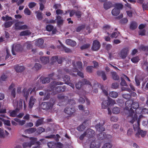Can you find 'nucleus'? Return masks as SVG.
I'll list each match as a JSON object with an SVG mask.
<instances>
[{"label": "nucleus", "instance_id": "62", "mask_svg": "<svg viewBox=\"0 0 148 148\" xmlns=\"http://www.w3.org/2000/svg\"><path fill=\"white\" fill-rule=\"evenodd\" d=\"M121 85L122 86H126L127 85L126 83L124 80L122 79L121 82Z\"/></svg>", "mask_w": 148, "mask_h": 148}, {"label": "nucleus", "instance_id": "48", "mask_svg": "<svg viewBox=\"0 0 148 148\" xmlns=\"http://www.w3.org/2000/svg\"><path fill=\"white\" fill-rule=\"evenodd\" d=\"M53 26L51 25H48L46 27V29L48 31H51L53 29Z\"/></svg>", "mask_w": 148, "mask_h": 148}, {"label": "nucleus", "instance_id": "44", "mask_svg": "<svg viewBox=\"0 0 148 148\" xmlns=\"http://www.w3.org/2000/svg\"><path fill=\"white\" fill-rule=\"evenodd\" d=\"M139 57H136L133 58L131 59V61L133 63H137L139 60Z\"/></svg>", "mask_w": 148, "mask_h": 148}, {"label": "nucleus", "instance_id": "40", "mask_svg": "<svg viewBox=\"0 0 148 148\" xmlns=\"http://www.w3.org/2000/svg\"><path fill=\"white\" fill-rule=\"evenodd\" d=\"M112 147V145L110 143H105L102 148H111Z\"/></svg>", "mask_w": 148, "mask_h": 148}, {"label": "nucleus", "instance_id": "8", "mask_svg": "<svg viewBox=\"0 0 148 148\" xmlns=\"http://www.w3.org/2000/svg\"><path fill=\"white\" fill-rule=\"evenodd\" d=\"M24 23L23 21H19L15 23L14 24L15 28L16 29H27V26L23 25Z\"/></svg>", "mask_w": 148, "mask_h": 148}, {"label": "nucleus", "instance_id": "14", "mask_svg": "<svg viewBox=\"0 0 148 148\" xmlns=\"http://www.w3.org/2000/svg\"><path fill=\"white\" fill-rule=\"evenodd\" d=\"M53 106V104L47 102H44L42 103L41 105V106L44 110H47V109L49 108L50 107H51Z\"/></svg>", "mask_w": 148, "mask_h": 148}, {"label": "nucleus", "instance_id": "20", "mask_svg": "<svg viewBox=\"0 0 148 148\" xmlns=\"http://www.w3.org/2000/svg\"><path fill=\"white\" fill-rule=\"evenodd\" d=\"M112 6V3L110 2H105L103 4V8L104 9L106 10H108Z\"/></svg>", "mask_w": 148, "mask_h": 148}, {"label": "nucleus", "instance_id": "36", "mask_svg": "<svg viewBox=\"0 0 148 148\" xmlns=\"http://www.w3.org/2000/svg\"><path fill=\"white\" fill-rule=\"evenodd\" d=\"M109 105L108 101H103L101 104V107L102 108L105 109Z\"/></svg>", "mask_w": 148, "mask_h": 148}, {"label": "nucleus", "instance_id": "64", "mask_svg": "<svg viewBox=\"0 0 148 148\" xmlns=\"http://www.w3.org/2000/svg\"><path fill=\"white\" fill-rule=\"evenodd\" d=\"M34 67L36 69H38L41 67V65L39 64L36 63L34 65Z\"/></svg>", "mask_w": 148, "mask_h": 148}, {"label": "nucleus", "instance_id": "28", "mask_svg": "<svg viewBox=\"0 0 148 148\" xmlns=\"http://www.w3.org/2000/svg\"><path fill=\"white\" fill-rule=\"evenodd\" d=\"M53 76V74H51L49 75V77H46L44 78L42 80V83L45 84L48 83L50 82V78L49 77H51Z\"/></svg>", "mask_w": 148, "mask_h": 148}, {"label": "nucleus", "instance_id": "3", "mask_svg": "<svg viewBox=\"0 0 148 148\" xmlns=\"http://www.w3.org/2000/svg\"><path fill=\"white\" fill-rule=\"evenodd\" d=\"M94 134V131L92 129H89L80 136L79 138L81 140H82L83 138L85 136L90 137V141L95 140V138L93 137Z\"/></svg>", "mask_w": 148, "mask_h": 148}, {"label": "nucleus", "instance_id": "63", "mask_svg": "<svg viewBox=\"0 0 148 148\" xmlns=\"http://www.w3.org/2000/svg\"><path fill=\"white\" fill-rule=\"evenodd\" d=\"M63 146L62 144L60 143H58L56 144V147L58 148H62V147Z\"/></svg>", "mask_w": 148, "mask_h": 148}, {"label": "nucleus", "instance_id": "12", "mask_svg": "<svg viewBox=\"0 0 148 148\" xmlns=\"http://www.w3.org/2000/svg\"><path fill=\"white\" fill-rule=\"evenodd\" d=\"M100 45L99 42L97 40H95L92 47V49L94 51L98 50L100 48Z\"/></svg>", "mask_w": 148, "mask_h": 148}, {"label": "nucleus", "instance_id": "59", "mask_svg": "<svg viewBox=\"0 0 148 148\" xmlns=\"http://www.w3.org/2000/svg\"><path fill=\"white\" fill-rule=\"evenodd\" d=\"M45 131L44 129L42 127H40L38 130L37 132L39 133H40Z\"/></svg>", "mask_w": 148, "mask_h": 148}, {"label": "nucleus", "instance_id": "34", "mask_svg": "<svg viewBox=\"0 0 148 148\" xmlns=\"http://www.w3.org/2000/svg\"><path fill=\"white\" fill-rule=\"evenodd\" d=\"M118 93L117 92L113 91L110 92L109 94L110 97L114 98L117 97L118 96Z\"/></svg>", "mask_w": 148, "mask_h": 148}, {"label": "nucleus", "instance_id": "25", "mask_svg": "<svg viewBox=\"0 0 148 148\" xmlns=\"http://www.w3.org/2000/svg\"><path fill=\"white\" fill-rule=\"evenodd\" d=\"M56 19L57 20V24L59 26H60L62 25L63 20L62 19L61 17L59 16H56Z\"/></svg>", "mask_w": 148, "mask_h": 148}, {"label": "nucleus", "instance_id": "47", "mask_svg": "<svg viewBox=\"0 0 148 148\" xmlns=\"http://www.w3.org/2000/svg\"><path fill=\"white\" fill-rule=\"evenodd\" d=\"M127 53L125 52L124 51L122 50L121 52V57L122 58H124L126 56Z\"/></svg>", "mask_w": 148, "mask_h": 148}, {"label": "nucleus", "instance_id": "43", "mask_svg": "<svg viewBox=\"0 0 148 148\" xmlns=\"http://www.w3.org/2000/svg\"><path fill=\"white\" fill-rule=\"evenodd\" d=\"M0 119L2 121L4 122V123L5 125L8 126H10V121L9 120H5L2 118H0Z\"/></svg>", "mask_w": 148, "mask_h": 148}, {"label": "nucleus", "instance_id": "45", "mask_svg": "<svg viewBox=\"0 0 148 148\" xmlns=\"http://www.w3.org/2000/svg\"><path fill=\"white\" fill-rule=\"evenodd\" d=\"M24 13L28 15H30L31 14V12L28 8H25L24 10Z\"/></svg>", "mask_w": 148, "mask_h": 148}, {"label": "nucleus", "instance_id": "51", "mask_svg": "<svg viewBox=\"0 0 148 148\" xmlns=\"http://www.w3.org/2000/svg\"><path fill=\"white\" fill-rule=\"evenodd\" d=\"M58 58L57 56H54L52 57L51 58L52 61L53 62L57 61L58 63H60L61 62H60L58 61Z\"/></svg>", "mask_w": 148, "mask_h": 148}, {"label": "nucleus", "instance_id": "11", "mask_svg": "<svg viewBox=\"0 0 148 148\" xmlns=\"http://www.w3.org/2000/svg\"><path fill=\"white\" fill-rule=\"evenodd\" d=\"M21 46L19 44H15L12 47V54L15 55H16L15 51H19L21 50Z\"/></svg>", "mask_w": 148, "mask_h": 148}, {"label": "nucleus", "instance_id": "38", "mask_svg": "<svg viewBox=\"0 0 148 148\" xmlns=\"http://www.w3.org/2000/svg\"><path fill=\"white\" fill-rule=\"evenodd\" d=\"M57 143H55L53 142H50L48 143V146L50 148H52L54 147L55 146H56V144Z\"/></svg>", "mask_w": 148, "mask_h": 148}, {"label": "nucleus", "instance_id": "46", "mask_svg": "<svg viewBox=\"0 0 148 148\" xmlns=\"http://www.w3.org/2000/svg\"><path fill=\"white\" fill-rule=\"evenodd\" d=\"M113 78L114 80H117L119 78V77L115 72L112 73Z\"/></svg>", "mask_w": 148, "mask_h": 148}, {"label": "nucleus", "instance_id": "17", "mask_svg": "<svg viewBox=\"0 0 148 148\" xmlns=\"http://www.w3.org/2000/svg\"><path fill=\"white\" fill-rule=\"evenodd\" d=\"M104 124V123L103 122L102 124L101 123H99V124L97 125L96 126L97 130L100 132L104 131L105 130V129L103 127V125Z\"/></svg>", "mask_w": 148, "mask_h": 148}, {"label": "nucleus", "instance_id": "42", "mask_svg": "<svg viewBox=\"0 0 148 148\" xmlns=\"http://www.w3.org/2000/svg\"><path fill=\"white\" fill-rule=\"evenodd\" d=\"M17 114V111L16 110L10 111V116L12 117H15Z\"/></svg>", "mask_w": 148, "mask_h": 148}, {"label": "nucleus", "instance_id": "16", "mask_svg": "<svg viewBox=\"0 0 148 148\" xmlns=\"http://www.w3.org/2000/svg\"><path fill=\"white\" fill-rule=\"evenodd\" d=\"M9 133L5 130L0 128V137L4 138L9 135Z\"/></svg>", "mask_w": 148, "mask_h": 148}, {"label": "nucleus", "instance_id": "24", "mask_svg": "<svg viewBox=\"0 0 148 148\" xmlns=\"http://www.w3.org/2000/svg\"><path fill=\"white\" fill-rule=\"evenodd\" d=\"M43 40L41 38H39L36 41L35 44L36 45L40 47L41 48H42V47L41 45L43 43Z\"/></svg>", "mask_w": 148, "mask_h": 148}, {"label": "nucleus", "instance_id": "35", "mask_svg": "<svg viewBox=\"0 0 148 148\" xmlns=\"http://www.w3.org/2000/svg\"><path fill=\"white\" fill-rule=\"evenodd\" d=\"M36 16L39 20H41L43 18V16L42 15V13L38 11L36 12Z\"/></svg>", "mask_w": 148, "mask_h": 148}, {"label": "nucleus", "instance_id": "55", "mask_svg": "<svg viewBox=\"0 0 148 148\" xmlns=\"http://www.w3.org/2000/svg\"><path fill=\"white\" fill-rule=\"evenodd\" d=\"M92 70V67L91 66H88L86 67V71L89 73L91 72Z\"/></svg>", "mask_w": 148, "mask_h": 148}, {"label": "nucleus", "instance_id": "33", "mask_svg": "<svg viewBox=\"0 0 148 148\" xmlns=\"http://www.w3.org/2000/svg\"><path fill=\"white\" fill-rule=\"evenodd\" d=\"M90 141H92L90 143V148H99V146L98 145H96V144L94 140H91Z\"/></svg>", "mask_w": 148, "mask_h": 148}, {"label": "nucleus", "instance_id": "37", "mask_svg": "<svg viewBox=\"0 0 148 148\" xmlns=\"http://www.w3.org/2000/svg\"><path fill=\"white\" fill-rule=\"evenodd\" d=\"M120 109L119 108L115 107L112 110L113 113L114 114H117L119 113L120 112Z\"/></svg>", "mask_w": 148, "mask_h": 148}, {"label": "nucleus", "instance_id": "15", "mask_svg": "<svg viewBox=\"0 0 148 148\" xmlns=\"http://www.w3.org/2000/svg\"><path fill=\"white\" fill-rule=\"evenodd\" d=\"M63 80L62 81L65 82V83L66 84L69 85L71 87L73 88L74 87V85L73 84L70 83V79L69 77L68 76H66L62 78Z\"/></svg>", "mask_w": 148, "mask_h": 148}, {"label": "nucleus", "instance_id": "5", "mask_svg": "<svg viewBox=\"0 0 148 148\" xmlns=\"http://www.w3.org/2000/svg\"><path fill=\"white\" fill-rule=\"evenodd\" d=\"M27 140L28 142H25L22 145L23 148L30 147L37 141L36 139L34 138H28Z\"/></svg>", "mask_w": 148, "mask_h": 148}, {"label": "nucleus", "instance_id": "50", "mask_svg": "<svg viewBox=\"0 0 148 148\" xmlns=\"http://www.w3.org/2000/svg\"><path fill=\"white\" fill-rule=\"evenodd\" d=\"M119 35V33L117 32H114L112 34L111 36L112 38H116Z\"/></svg>", "mask_w": 148, "mask_h": 148}, {"label": "nucleus", "instance_id": "2", "mask_svg": "<svg viewBox=\"0 0 148 148\" xmlns=\"http://www.w3.org/2000/svg\"><path fill=\"white\" fill-rule=\"evenodd\" d=\"M63 84L62 82H56L54 81L53 82L51 83L50 86V88H51V89L53 92L52 93L53 95H54L58 92L63 91L65 90L64 89L62 90L61 89V86L55 87L56 86L59 85H62Z\"/></svg>", "mask_w": 148, "mask_h": 148}, {"label": "nucleus", "instance_id": "54", "mask_svg": "<svg viewBox=\"0 0 148 148\" xmlns=\"http://www.w3.org/2000/svg\"><path fill=\"white\" fill-rule=\"evenodd\" d=\"M85 127L83 124L80 125L77 128V130L79 131H82L84 129Z\"/></svg>", "mask_w": 148, "mask_h": 148}, {"label": "nucleus", "instance_id": "41", "mask_svg": "<svg viewBox=\"0 0 148 148\" xmlns=\"http://www.w3.org/2000/svg\"><path fill=\"white\" fill-rule=\"evenodd\" d=\"M137 26V25L136 22H132L131 24L130 27L131 29H134L136 28Z\"/></svg>", "mask_w": 148, "mask_h": 148}, {"label": "nucleus", "instance_id": "53", "mask_svg": "<svg viewBox=\"0 0 148 148\" xmlns=\"http://www.w3.org/2000/svg\"><path fill=\"white\" fill-rule=\"evenodd\" d=\"M42 119H39L38 120L36 123V126L38 127L39 125H40L42 123Z\"/></svg>", "mask_w": 148, "mask_h": 148}, {"label": "nucleus", "instance_id": "29", "mask_svg": "<svg viewBox=\"0 0 148 148\" xmlns=\"http://www.w3.org/2000/svg\"><path fill=\"white\" fill-rule=\"evenodd\" d=\"M2 19L3 21L5 22L8 21H10L12 20V18L9 16L8 15H6L5 16H3L2 17Z\"/></svg>", "mask_w": 148, "mask_h": 148}, {"label": "nucleus", "instance_id": "19", "mask_svg": "<svg viewBox=\"0 0 148 148\" xmlns=\"http://www.w3.org/2000/svg\"><path fill=\"white\" fill-rule=\"evenodd\" d=\"M64 112L66 114L71 115L74 112V109L71 108H66L65 109Z\"/></svg>", "mask_w": 148, "mask_h": 148}, {"label": "nucleus", "instance_id": "49", "mask_svg": "<svg viewBox=\"0 0 148 148\" xmlns=\"http://www.w3.org/2000/svg\"><path fill=\"white\" fill-rule=\"evenodd\" d=\"M36 5V3L34 2H31L29 4L28 6L30 8H32L34 7Z\"/></svg>", "mask_w": 148, "mask_h": 148}, {"label": "nucleus", "instance_id": "30", "mask_svg": "<svg viewBox=\"0 0 148 148\" xmlns=\"http://www.w3.org/2000/svg\"><path fill=\"white\" fill-rule=\"evenodd\" d=\"M31 33L29 30L23 31L21 32L20 35L21 36H27L31 34Z\"/></svg>", "mask_w": 148, "mask_h": 148}, {"label": "nucleus", "instance_id": "26", "mask_svg": "<svg viewBox=\"0 0 148 148\" xmlns=\"http://www.w3.org/2000/svg\"><path fill=\"white\" fill-rule=\"evenodd\" d=\"M14 121L16 122H18L19 124L21 125H23L26 122L24 120H21L17 118H15L14 119Z\"/></svg>", "mask_w": 148, "mask_h": 148}, {"label": "nucleus", "instance_id": "61", "mask_svg": "<svg viewBox=\"0 0 148 148\" xmlns=\"http://www.w3.org/2000/svg\"><path fill=\"white\" fill-rule=\"evenodd\" d=\"M135 81L137 86H139L140 85V82L139 80L137 77H136L135 78Z\"/></svg>", "mask_w": 148, "mask_h": 148}, {"label": "nucleus", "instance_id": "9", "mask_svg": "<svg viewBox=\"0 0 148 148\" xmlns=\"http://www.w3.org/2000/svg\"><path fill=\"white\" fill-rule=\"evenodd\" d=\"M139 123L137 122V127H136L134 126V129L135 131H137V133L136 134V135L138 136L139 135H140L142 137H144L146 134V132L145 131L141 130L139 128Z\"/></svg>", "mask_w": 148, "mask_h": 148}, {"label": "nucleus", "instance_id": "39", "mask_svg": "<svg viewBox=\"0 0 148 148\" xmlns=\"http://www.w3.org/2000/svg\"><path fill=\"white\" fill-rule=\"evenodd\" d=\"M128 8H129L130 10H127V13L128 16L130 17H131L132 16V11L131 10V8L130 6H129L128 7Z\"/></svg>", "mask_w": 148, "mask_h": 148}, {"label": "nucleus", "instance_id": "22", "mask_svg": "<svg viewBox=\"0 0 148 148\" xmlns=\"http://www.w3.org/2000/svg\"><path fill=\"white\" fill-rule=\"evenodd\" d=\"M66 43L67 44L73 47L74 46L76 45V43L75 41L69 39L66 40Z\"/></svg>", "mask_w": 148, "mask_h": 148}, {"label": "nucleus", "instance_id": "23", "mask_svg": "<svg viewBox=\"0 0 148 148\" xmlns=\"http://www.w3.org/2000/svg\"><path fill=\"white\" fill-rule=\"evenodd\" d=\"M36 101V100L35 98L33 97H30L29 105V108H32Z\"/></svg>", "mask_w": 148, "mask_h": 148}, {"label": "nucleus", "instance_id": "31", "mask_svg": "<svg viewBox=\"0 0 148 148\" xmlns=\"http://www.w3.org/2000/svg\"><path fill=\"white\" fill-rule=\"evenodd\" d=\"M13 22V21H11L5 22L4 24L5 27V28L10 27L12 25Z\"/></svg>", "mask_w": 148, "mask_h": 148}, {"label": "nucleus", "instance_id": "60", "mask_svg": "<svg viewBox=\"0 0 148 148\" xmlns=\"http://www.w3.org/2000/svg\"><path fill=\"white\" fill-rule=\"evenodd\" d=\"M75 15L77 16L79 18L82 15V13L80 11H78L76 12Z\"/></svg>", "mask_w": 148, "mask_h": 148}, {"label": "nucleus", "instance_id": "6", "mask_svg": "<svg viewBox=\"0 0 148 148\" xmlns=\"http://www.w3.org/2000/svg\"><path fill=\"white\" fill-rule=\"evenodd\" d=\"M40 89H38V88H37V87H33L32 88H30L28 89L25 88L23 90V95L26 99L27 98L28 96L29 95V92L30 91H31L30 93H32L34 92L35 93L36 91Z\"/></svg>", "mask_w": 148, "mask_h": 148}, {"label": "nucleus", "instance_id": "13", "mask_svg": "<svg viewBox=\"0 0 148 148\" xmlns=\"http://www.w3.org/2000/svg\"><path fill=\"white\" fill-rule=\"evenodd\" d=\"M13 106L15 108H17L19 109L22 107L23 106V100L20 99L19 100V103L16 100H14L13 101Z\"/></svg>", "mask_w": 148, "mask_h": 148}, {"label": "nucleus", "instance_id": "18", "mask_svg": "<svg viewBox=\"0 0 148 148\" xmlns=\"http://www.w3.org/2000/svg\"><path fill=\"white\" fill-rule=\"evenodd\" d=\"M14 85L12 84L9 87V89L11 92V95L14 98L15 97L16 89L14 88Z\"/></svg>", "mask_w": 148, "mask_h": 148}, {"label": "nucleus", "instance_id": "52", "mask_svg": "<svg viewBox=\"0 0 148 148\" xmlns=\"http://www.w3.org/2000/svg\"><path fill=\"white\" fill-rule=\"evenodd\" d=\"M100 75H101L104 80H105L106 79V77L105 73L103 72H100Z\"/></svg>", "mask_w": 148, "mask_h": 148}, {"label": "nucleus", "instance_id": "57", "mask_svg": "<svg viewBox=\"0 0 148 148\" xmlns=\"http://www.w3.org/2000/svg\"><path fill=\"white\" fill-rule=\"evenodd\" d=\"M108 101L109 105L110 104H114L115 103V101L112 99H109Z\"/></svg>", "mask_w": 148, "mask_h": 148}, {"label": "nucleus", "instance_id": "7", "mask_svg": "<svg viewBox=\"0 0 148 148\" xmlns=\"http://www.w3.org/2000/svg\"><path fill=\"white\" fill-rule=\"evenodd\" d=\"M123 7V5L121 4L118 3L115 5V8L112 11V15L114 16L118 15L120 12V9Z\"/></svg>", "mask_w": 148, "mask_h": 148}, {"label": "nucleus", "instance_id": "21", "mask_svg": "<svg viewBox=\"0 0 148 148\" xmlns=\"http://www.w3.org/2000/svg\"><path fill=\"white\" fill-rule=\"evenodd\" d=\"M58 42L60 45V49L62 50H64L66 52L68 53L71 51L69 49L66 47L60 40H58Z\"/></svg>", "mask_w": 148, "mask_h": 148}, {"label": "nucleus", "instance_id": "27", "mask_svg": "<svg viewBox=\"0 0 148 148\" xmlns=\"http://www.w3.org/2000/svg\"><path fill=\"white\" fill-rule=\"evenodd\" d=\"M40 60L43 64H46L49 62V59L48 57H42L40 58Z\"/></svg>", "mask_w": 148, "mask_h": 148}, {"label": "nucleus", "instance_id": "56", "mask_svg": "<svg viewBox=\"0 0 148 148\" xmlns=\"http://www.w3.org/2000/svg\"><path fill=\"white\" fill-rule=\"evenodd\" d=\"M82 83L81 82H79L75 85L76 88L78 89H79L82 86Z\"/></svg>", "mask_w": 148, "mask_h": 148}, {"label": "nucleus", "instance_id": "10", "mask_svg": "<svg viewBox=\"0 0 148 148\" xmlns=\"http://www.w3.org/2000/svg\"><path fill=\"white\" fill-rule=\"evenodd\" d=\"M10 56L9 50L8 48H6L5 51L3 52L0 53V60L4 59L5 57V60H6Z\"/></svg>", "mask_w": 148, "mask_h": 148}, {"label": "nucleus", "instance_id": "58", "mask_svg": "<svg viewBox=\"0 0 148 148\" xmlns=\"http://www.w3.org/2000/svg\"><path fill=\"white\" fill-rule=\"evenodd\" d=\"M118 84L117 83H113L112 84V87L114 89H116L118 87Z\"/></svg>", "mask_w": 148, "mask_h": 148}, {"label": "nucleus", "instance_id": "32", "mask_svg": "<svg viewBox=\"0 0 148 148\" xmlns=\"http://www.w3.org/2000/svg\"><path fill=\"white\" fill-rule=\"evenodd\" d=\"M24 67L22 66H17L15 67V69L17 72H21L24 70Z\"/></svg>", "mask_w": 148, "mask_h": 148}, {"label": "nucleus", "instance_id": "1", "mask_svg": "<svg viewBox=\"0 0 148 148\" xmlns=\"http://www.w3.org/2000/svg\"><path fill=\"white\" fill-rule=\"evenodd\" d=\"M124 110L127 115L128 121L133 123L137 118L136 114L141 112V109L138 108V104L136 102H133L132 100L127 101L125 103Z\"/></svg>", "mask_w": 148, "mask_h": 148}, {"label": "nucleus", "instance_id": "4", "mask_svg": "<svg viewBox=\"0 0 148 148\" xmlns=\"http://www.w3.org/2000/svg\"><path fill=\"white\" fill-rule=\"evenodd\" d=\"M74 69L73 72H77V74L82 77H83L84 75L83 73L79 71L78 70H80L82 68V63L80 62H76L75 64H73Z\"/></svg>", "mask_w": 148, "mask_h": 148}]
</instances>
